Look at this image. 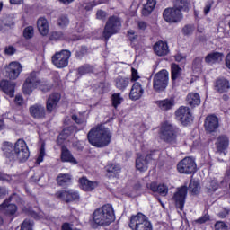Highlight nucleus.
Returning a JSON list of instances; mask_svg holds the SVG:
<instances>
[{
  "mask_svg": "<svg viewBox=\"0 0 230 230\" xmlns=\"http://www.w3.org/2000/svg\"><path fill=\"white\" fill-rule=\"evenodd\" d=\"M87 139L93 146H96V148H105V146L111 145L112 133L104 124H99L88 132Z\"/></svg>",
  "mask_w": 230,
  "mask_h": 230,
  "instance_id": "obj_1",
  "label": "nucleus"
},
{
  "mask_svg": "<svg viewBox=\"0 0 230 230\" xmlns=\"http://www.w3.org/2000/svg\"><path fill=\"white\" fill-rule=\"evenodd\" d=\"M114 220H116V215L111 204L103 205L96 208L93 213V221L96 227H107L111 226Z\"/></svg>",
  "mask_w": 230,
  "mask_h": 230,
  "instance_id": "obj_2",
  "label": "nucleus"
},
{
  "mask_svg": "<svg viewBox=\"0 0 230 230\" xmlns=\"http://www.w3.org/2000/svg\"><path fill=\"white\" fill-rule=\"evenodd\" d=\"M4 150H5V157L10 161H20V163H24V161H28L30 157V149H28V145L23 139H18L14 145V153L8 152L10 148H12V144L5 142ZM8 146V149H6Z\"/></svg>",
  "mask_w": 230,
  "mask_h": 230,
  "instance_id": "obj_3",
  "label": "nucleus"
},
{
  "mask_svg": "<svg viewBox=\"0 0 230 230\" xmlns=\"http://www.w3.org/2000/svg\"><path fill=\"white\" fill-rule=\"evenodd\" d=\"M177 132H179L177 127L165 122L161 128V139L170 145H175L177 143Z\"/></svg>",
  "mask_w": 230,
  "mask_h": 230,
  "instance_id": "obj_4",
  "label": "nucleus"
},
{
  "mask_svg": "<svg viewBox=\"0 0 230 230\" xmlns=\"http://www.w3.org/2000/svg\"><path fill=\"white\" fill-rule=\"evenodd\" d=\"M129 227L132 230H152V223L141 213L130 217Z\"/></svg>",
  "mask_w": 230,
  "mask_h": 230,
  "instance_id": "obj_5",
  "label": "nucleus"
},
{
  "mask_svg": "<svg viewBox=\"0 0 230 230\" xmlns=\"http://www.w3.org/2000/svg\"><path fill=\"white\" fill-rule=\"evenodd\" d=\"M170 74L166 70H161L156 73L153 79V89L155 93H163L168 87Z\"/></svg>",
  "mask_w": 230,
  "mask_h": 230,
  "instance_id": "obj_6",
  "label": "nucleus"
},
{
  "mask_svg": "<svg viewBox=\"0 0 230 230\" xmlns=\"http://www.w3.org/2000/svg\"><path fill=\"white\" fill-rule=\"evenodd\" d=\"M121 30V19L118 16H111L108 19L103 31V37L106 40H109L112 35L118 33V31Z\"/></svg>",
  "mask_w": 230,
  "mask_h": 230,
  "instance_id": "obj_7",
  "label": "nucleus"
},
{
  "mask_svg": "<svg viewBox=\"0 0 230 230\" xmlns=\"http://www.w3.org/2000/svg\"><path fill=\"white\" fill-rule=\"evenodd\" d=\"M69 58H71V52L68 50H61L60 52L55 53L52 56V64L58 69L67 67L69 64Z\"/></svg>",
  "mask_w": 230,
  "mask_h": 230,
  "instance_id": "obj_8",
  "label": "nucleus"
},
{
  "mask_svg": "<svg viewBox=\"0 0 230 230\" xmlns=\"http://www.w3.org/2000/svg\"><path fill=\"white\" fill-rule=\"evenodd\" d=\"M177 170L180 173H186L188 175H190V173H195V172H197L195 159L191 157L183 158L178 163Z\"/></svg>",
  "mask_w": 230,
  "mask_h": 230,
  "instance_id": "obj_9",
  "label": "nucleus"
},
{
  "mask_svg": "<svg viewBox=\"0 0 230 230\" xmlns=\"http://www.w3.org/2000/svg\"><path fill=\"white\" fill-rule=\"evenodd\" d=\"M163 17L166 22L174 23V22H180V21H182V18L184 17L181 11H179L176 7H170L164 9L163 13Z\"/></svg>",
  "mask_w": 230,
  "mask_h": 230,
  "instance_id": "obj_10",
  "label": "nucleus"
},
{
  "mask_svg": "<svg viewBox=\"0 0 230 230\" xmlns=\"http://www.w3.org/2000/svg\"><path fill=\"white\" fill-rule=\"evenodd\" d=\"M188 195V187L182 186L178 188V190L173 194L172 200L175 203L178 209L181 211L184 209V204L186 202V197Z\"/></svg>",
  "mask_w": 230,
  "mask_h": 230,
  "instance_id": "obj_11",
  "label": "nucleus"
},
{
  "mask_svg": "<svg viewBox=\"0 0 230 230\" xmlns=\"http://www.w3.org/2000/svg\"><path fill=\"white\" fill-rule=\"evenodd\" d=\"M176 118L181 121V125L184 127L190 125L191 121H193V116L191 115V111H190V108L186 106L180 107L176 112Z\"/></svg>",
  "mask_w": 230,
  "mask_h": 230,
  "instance_id": "obj_12",
  "label": "nucleus"
},
{
  "mask_svg": "<svg viewBox=\"0 0 230 230\" xmlns=\"http://www.w3.org/2000/svg\"><path fill=\"white\" fill-rule=\"evenodd\" d=\"M6 76L10 80H17L19 78V75L22 73V66L17 62H11L5 68Z\"/></svg>",
  "mask_w": 230,
  "mask_h": 230,
  "instance_id": "obj_13",
  "label": "nucleus"
},
{
  "mask_svg": "<svg viewBox=\"0 0 230 230\" xmlns=\"http://www.w3.org/2000/svg\"><path fill=\"white\" fill-rule=\"evenodd\" d=\"M204 127L207 134H212V132H217L220 127L218 117L216 115H208L205 119Z\"/></svg>",
  "mask_w": 230,
  "mask_h": 230,
  "instance_id": "obj_14",
  "label": "nucleus"
},
{
  "mask_svg": "<svg viewBox=\"0 0 230 230\" xmlns=\"http://www.w3.org/2000/svg\"><path fill=\"white\" fill-rule=\"evenodd\" d=\"M55 197L64 202H73V200H78L80 199L78 192L75 190H59L55 194Z\"/></svg>",
  "mask_w": 230,
  "mask_h": 230,
  "instance_id": "obj_15",
  "label": "nucleus"
},
{
  "mask_svg": "<svg viewBox=\"0 0 230 230\" xmlns=\"http://www.w3.org/2000/svg\"><path fill=\"white\" fill-rule=\"evenodd\" d=\"M152 154L143 156L141 154H137L136 168L138 172H146L148 170V163L152 161Z\"/></svg>",
  "mask_w": 230,
  "mask_h": 230,
  "instance_id": "obj_16",
  "label": "nucleus"
},
{
  "mask_svg": "<svg viewBox=\"0 0 230 230\" xmlns=\"http://www.w3.org/2000/svg\"><path fill=\"white\" fill-rule=\"evenodd\" d=\"M29 112L34 119H44L46 118V108L42 104H33L29 108Z\"/></svg>",
  "mask_w": 230,
  "mask_h": 230,
  "instance_id": "obj_17",
  "label": "nucleus"
},
{
  "mask_svg": "<svg viewBox=\"0 0 230 230\" xmlns=\"http://www.w3.org/2000/svg\"><path fill=\"white\" fill-rule=\"evenodd\" d=\"M216 146L219 155H226V150L229 148V137L226 135L217 137Z\"/></svg>",
  "mask_w": 230,
  "mask_h": 230,
  "instance_id": "obj_18",
  "label": "nucleus"
},
{
  "mask_svg": "<svg viewBox=\"0 0 230 230\" xmlns=\"http://www.w3.org/2000/svg\"><path fill=\"white\" fill-rule=\"evenodd\" d=\"M214 89L218 94H226L229 93L230 90V82L226 78L217 79L215 82Z\"/></svg>",
  "mask_w": 230,
  "mask_h": 230,
  "instance_id": "obj_19",
  "label": "nucleus"
},
{
  "mask_svg": "<svg viewBox=\"0 0 230 230\" xmlns=\"http://www.w3.org/2000/svg\"><path fill=\"white\" fill-rule=\"evenodd\" d=\"M153 51L157 57H166L170 53V48L168 47V43L159 40L153 46Z\"/></svg>",
  "mask_w": 230,
  "mask_h": 230,
  "instance_id": "obj_20",
  "label": "nucleus"
},
{
  "mask_svg": "<svg viewBox=\"0 0 230 230\" xmlns=\"http://www.w3.org/2000/svg\"><path fill=\"white\" fill-rule=\"evenodd\" d=\"M0 89L10 96V98H13L15 96V84L13 82H10L8 80L0 81Z\"/></svg>",
  "mask_w": 230,
  "mask_h": 230,
  "instance_id": "obj_21",
  "label": "nucleus"
},
{
  "mask_svg": "<svg viewBox=\"0 0 230 230\" xmlns=\"http://www.w3.org/2000/svg\"><path fill=\"white\" fill-rule=\"evenodd\" d=\"M61 95L58 93L50 94L47 100L46 108L48 112H51L57 109L58 102H60Z\"/></svg>",
  "mask_w": 230,
  "mask_h": 230,
  "instance_id": "obj_22",
  "label": "nucleus"
},
{
  "mask_svg": "<svg viewBox=\"0 0 230 230\" xmlns=\"http://www.w3.org/2000/svg\"><path fill=\"white\" fill-rule=\"evenodd\" d=\"M147 190L153 191V193H159L162 197H166L168 195V186L164 184L157 185L155 182L146 184Z\"/></svg>",
  "mask_w": 230,
  "mask_h": 230,
  "instance_id": "obj_23",
  "label": "nucleus"
},
{
  "mask_svg": "<svg viewBox=\"0 0 230 230\" xmlns=\"http://www.w3.org/2000/svg\"><path fill=\"white\" fill-rule=\"evenodd\" d=\"M145 93V90L143 89V86H141V83L136 82L130 90L129 93V98L130 100H139L141 96H143V93Z\"/></svg>",
  "mask_w": 230,
  "mask_h": 230,
  "instance_id": "obj_24",
  "label": "nucleus"
},
{
  "mask_svg": "<svg viewBox=\"0 0 230 230\" xmlns=\"http://www.w3.org/2000/svg\"><path fill=\"white\" fill-rule=\"evenodd\" d=\"M79 184L84 191H93V190L98 187V182L91 181L87 177L80 178Z\"/></svg>",
  "mask_w": 230,
  "mask_h": 230,
  "instance_id": "obj_25",
  "label": "nucleus"
},
{
  "mask_svg": "<svg viewBox=\"0 0 230 230\" xmlns=\"http://www.w3.org/2000/svg\"><path fill=\"white\" fill-rule=\"evenodd\" d=\"M173 7L179 12H190L191 9V1L190 0H173Z\"/></svg>",
  "mask_w": 230,
  "mask_h": 230,
  "instance_id": "obj_26",
  "label": "nucleus"
},
{
  "mask_svg": "<svg viewBox=\"0 0 230 230\" xmlns=\"http://www.w3.org/2000/svg\"><path fill=\"white\" fill-rule=\"evenodd\" d=\"M61 161H63V163H72V164H78V161L73 157V155H71L69 149H67V147L65 146H63L61 148Z\"/></svg>",
  "mask_w": 230,
  "mask_h": 230,
  "instance_id": "obj_27",
  "label": "nucleus"
},
{
  "mask_svg": "<svg viewBox=\"0 0 230 230\" xmlns=\"http://www.w3.org/2000/svg\"><path fill=\"white\" fill-rule=\"evenodd\" d=\"M37 26L40 35L46 36L48 33H49V23L46 18H40L37 21Z\"/></svg>",
  "mask_w": 230,
  "mask_h": 230,
  "instance_id": "obj_28",
  "label": "nucleus"
},
{
  "mask_svg": "<svg viewBox=\"0 0 230 230\" xmlns=\"http://www.w3.org/2000/svg\"><path fill=\"white\" fill-rule=\"evenodd\" d=\"M156 105H158L161 111H170L173 109V106L175 105V100L173 98H169L162 101H157Z\"/></svg>",
  "mask_w": 230,
  "mask_h": 230,
  "instance_id": "obj_29",
  "label": "nucleus"
},
{
  "mask_svg": "<svg viewBox=\"0 0 230 230\" xmlns=\"http://www.w3.org/2000/svg\"><path fill=\"white\" fill-rule=\"evenodd\" d=\"M224 58V54L220 52H211L205 58V62L207 64H217V62H222Z\"/></svg>",
  "mask_w": 230,
  "mask_h": 230,
  "instance_id": "obj_30",
  "label": "nucleus"
},
{
  "mask_svg": "<svg viewBox=\"0 0 230 230\" xmlns=\"http://www.w3.org/2000/svg\"><path fill=\"white\" fill-rule=\"evenodd\" d=\"M130 84V79L128 77L119 75L115 79V85L117 89L119 91H125L127 87H128V84Z\"/></svg>",
  "mask_w": 230,
  "mask_h": 230,
  "instance_id": "obj_31",
  "label": "nucleus"
},
{
  "mask_svg": "<svg viewBox=\"0 0 230 230\" xmlns=\"http://www.w3.org/2000/svg\"><path fill=\"white\" fill-rule=\"evenodd\" d=\"M187 103L190 107H197V105H200V95L199 93H190L187 95Z\"/></svg>",
  "mask_w": 230,
  "mask_h": 230,
  "instance_id": "obj_32",
  "label": "nucleus"
},
{
  "mask_svg": "<svg viewBox=\"0 0 230 230\" xmlns=\"http://www.w3.org/2000/svg\"><path fill=\"white\" fill-rule=\"evenodd\" d=\"M155 4H157V2L155 0H148L147 3L144 5L142 14L145 16L150 15L152 12H154Z\"/></svg>",
  "mask_w": 230,
  "mask_h": 230,
  "instance_id": "obj_33",
  "label": "nucleus"
},
{
  "mask_svg": "<svg viewBox=\"0 0 230 230\" xmlns=\"http://www.w3.org/2000/svg\"><path fill=\"white\" fill-rule=\"evenodd\" d=\"M106 170L110 177H118V174L121 172V167L116 164H109Z\"/></svg>",
  "mask_w": 230,
  "mask_h": 230,
  "instance_id": "obj_34",
  "label": "nucleus"
},
{
  "mask_svg": "<svg viewBox=\"0 0 230 230\" xmlns=\"http://www.w3.org/2000/svg\"><path fill=\"white\" fill-rule=\"evenodd\" d=\"M2 209L5 211L8 215H15L17 212V206L15 204H9L8 200H5L2 205H1Z\"/></svg>",
  "mask_w": 230,
  "mask_h": 230,
  "instance_id": "obj_35",
  "label": "nucleus"
},
{
  "mask_svg": "<svg viewBox=\"0 0 230 230\" xmlns=\"http://www.w3.org/2000/svg\"><path fill=\"white\" fill-rule=\"evenodd\" d=\"M171 69H172L171 78H172V84H175V80H177V78H180V76L182 75V69L177 64H172L171 66Z\"/></svg>",
  "mask_w": 230,
  "mask_h": 230,
  "instance_id": "obj_36",
  "label": "nucleus"
},
{
  "mask_svg": "<svg viewBox=\"0 0 230 230\" xmlns=\"http://www.w3.org/2000/svg\"><path fill=\"white\" fill-rule=\"evenodd\" d=\"M57 182H58V186H66V184H69V182H71L70 174H67V173L59 174L57 178Z\"/></svg>",
  "mask_w": 230,
  "mask_h": 230,
  "instance_id": "obj_37",
  "label": "nucleus"
},
{
  "mask_svg": "<svg viewBox=\"0 0 230 230\" xmlns=\"http://www.w3.org/2000/svg\"><path fill=\"white\" fill-rule=\"evenodd\" d=\"M57 23L59 28H67L69 26V17L66 14H61L58 18Z\"/></svg>",
  "mask_w": 230,
  "mask_h": 230,
  "instance_id": "obj_38",
  "label": "nucleus"
},
{
  "mask_svg": "<svg viewBox=\"0 0 230 230\" xmlns=\"http://www.w3.org/2000/svg\"><path fill=\"white\" fill-rule=\"evenodd\" d=\"M28 84L34 85V87H39V84L42 82L37 78V74L35 72L31 73L30 76L25 80Z\"/></svg>",
  "mask_w": 230,
  "mask_h": 230,
  "instance_id": "obj_39",
  "label": "nucleus"
},
{
  "mask_svg": "<svg viewBox=\"0 0 230 230\" xmlns=\"http://www.w3.org/2000/svg\"><path fill=\"white\" fill-rule=\"evenodd\" d=\"M112 105L115 109L118 108V105H121L123 102V97H121L120 93H114L111 96Z\"/></svg>",
  "mask_w": 230,
  "mask_h": 230,
  "instance_id": "obj_40",
  "label": "nucleus"
},
{
  "mask_svg": "<svg viewBox=\"0 0 230 230\" xmlns=\"http://www.w3.org/2000/svg\"><path fill=\"white\" fill-rule=\"evenodd\" d=\"M206 188L209 193L217 191V190H218V181H217V180H213L206 184Z\"/></svg>",
  "mask_w": 230,
  "mask_h": 230,
  "instance_id": "obj_41",
  "label": "nucleus"
},
{
  "mask_svg": "<svg viewBox=\"0 0 230 230\" xmlns=\"http://www.w3.org/2000/svg\"><path fill=\"white\" fill-rule=\"evenodd\" d=\"M38 89H40V91L44 93H49V91L53 88V86L46 82H40V84H38L36 87Z\"/></svg>",
  "mask_w": 230,
  "mask_h": 230,
  "instance_id": "obj_42",
  "label": "nucleus"
},
{
  "mask_svg": "<svg viewBox=\"0 0 230 230\" xmlns=\"http://www.w3.org/2000/svg\"><path fill=\"white\" fill-rule=\"evenodd\" d=\"M35 85L30 84V83H27V81H25V83L23 84V93L24 94H31V93H33V89H35Z\"/></svg>",
  "mask_w": 230,
  "mask_h": 230,
  "instance_id": "obj_43",
  "label": "nucleus"
},
{
  "mask_svg": "<svg viewBox=\"0 0 230 230\" xmlns=\"http://www.w3.org/2000/svg\"><path fill=\"white\" fill-rule=\"evenodd\" d=\"M91 71H93V67L89 65H84L77 69V73L80 76L87 75V73H91Z\"/></svg>",
  "mask_w": 230,
  "mask_h": 230,
  "instance_id": "obj_44",
  "label": "nucleus"
},
{
  "mask_svg": "<svg viewBox=\"0 0 230 230\" xmlns=\"http://www.w3.org/2000/svg\"><path fill=\"white\" fill-rule=\"evenodd\" d=\"M34 35V30L32 26H28L23 30V37L25 39H32Z\"/></svg>",
  "mask_w": 230,
  "mask_h": 230,
  "instance_id": "obj_45",
  "label": "nucleus"
},
{
  "mask_svg": "<svg viewBox=\"0 0 230 230\" xmlns=\"http://www.w3.org/2000/svg\"><path fill=\"white\" fill-rule=\"evenodd\" d=\"M189 188L191 193H194V195H197V193H199L200 190V184H199V182L197 181H190Z\"/></svg>",
  "mask_w": 230,
  "mask_h": 230,
  "instance_id": "obj_46",
  "label": "nucleus"
},
{
  "mask_svg": "<svg viewBox=\"0 0 230 230\" xmlns=\"http://www.w3.org/2000/svg\"><path fill=\"white\" fill-rule=\"evenodd\" d=\"M21 230H33V223L25 219L22 224Z\"/></svg>",
  "mask_w": 230,
  "mask_h": 230,
  "instance_id": "obj_47",
  "label": "nucleus"
},
{
  "mask_svg": "<svg viewBox=\"0 0 230 230\" xmlns=\"http://www.w3.org/2000/svg\"><path fill=\"white\" fill-rule=\"evenodd\" d=\"M64 39V33L61 31H53L50 35V40H62Z\"/></svg>",
  "mask_w": 230,
  "mask_h": 230,
  "instance_id": "obj_48",
  "label": "nucleus"
},
{
  "mask_svg": "<svg viewBox=\"0 0 230 230\" xmlns=\"http://www.w3.org/2000/svg\"><path fill=\"white\" fill-rule=\"evenodd\" d=\"M193 31H195V27L193 25L188 24L182 28L183 35H191V33H193Z\"/></svg>",
  "mask_w": 230,
  "mask_h": 230,
  "instance_id": "obj_49",
  "label": "nucleus"
},
{
  "mask_svg": "<svg viewBox=\"0 0 230 230\" xmlns=\"http://www.w3.org/2000/svg\"><path fill=\"white\" fill-rule=\"evenodd\" d=\"M16 52H17V49H14L13 46H7L4 48L5 55H8V56L15 55Z\"/></svg>",
  "mask_w": 230,
  "mask_h": 230,
  "instance_id": "obj_50",
  "label": "nucleus"
},
{
  "mask_svg": "<svg viewBox=\"0 0 230 230\" xmlns=\"http://www.w3.org/2000/svg\"><path fill=\"white\" fill-rule=\"evenodd\" d=\"M215 229L216 230H227V225L224 223L223 221H217L215 224Z\"/></svg>",
  "mask_w": 230,
  "mask_h": 230,
  "instance_id": "obj_51",
  "label": "nucleus"
},
{
  "mask_svg": "<svg viewBox=\"0 0 230 230\" xmlns=\"http://www.w3.org/2000/svg\"><path fill=\"white\" fill-rule=\"evenodd\" d=\"M209 220V216L208 214H205L201 217L198 218L195 220V224H206V222H208Z\"/></svg>",
  "mask_w": 230,
  "mask_h": 230,
  "instance_id": "obj_52",
  "label": "nucleus"
},
{
  "mask_svg": "<svg viewBox=\"0 0 230 230\" xmlns=\"http://www.w3.org/2000/svg\"><path fill=\"white\" fill-rule=\"evenodd\" d=\"M44 155H46V149L44 148V146H41L40 155L37 159V163L40 164V163H42L44 161Z\"/></svg>",
  "mask_w": 230,
  "mask_h": 230,
  "instance_id": "obj_53",
  "label": "nucleus"
},
{
  "mask_svg": "<svg viewBox=\"0 0 230 230\" xmlns=\"http://www.w3.org/2000/svg\"><path fill=\"white\" fill-rule=\"evenodd\" d=\"M193 67H195V69H200L202 67V58H197L193 61Z\"/></svg>",
  "mask_w": 230,
  "mask_h": 230,
  "instance_id": "obj_54",
  "label": "nucleus"
},
{
  "mask_svg": "<svg viewBox=\"0 0 230 230\" xmlns=\"http://www.w3.org/2000/svg\"><path fill=\"white\" fill-rule=\"evenodd\" d=\"M128 37L131 41L136 40V39H137V34H136V31L134 30H129L128 31Z\"/></svg>",
  "mask_w": 230,
  "mask_h": 230,
  "instance_id": "obj_55",
  "label": "nucleus"
},
{
  "mask_svg": "<svg viewBox=\"0 0 230 230\" xmlns=\"http://www.w3.org/2000/svg\"><path fill=\"white\" fill-rule=\"evenodd\" d=\"M84 28H85V24H84V22H79L75 25V31H77V33H82Z\"/></svg>",
  "mask_w": 230,
  "mask_h": 230,
  "instance_id": "obj_56",
  "label": "nucleus"
},
{
  "mask_svg": "<svg viewBox=\"0 0 230 230\" xmlns=\"http://www.w3.org/2000/svg\"><path fill=\"white\" fill-rule=\"evenodd\" d=\"M72 119L73 121H75L77 125H82L83 123H84V119H80L78 118V116L76 115H72Z\"/></svg>",
  "mask_w": 230,
  "mask_h": 230,
  "instance_id": "obj_57",
  "label": "nucleus"
},
{
  "mask_svg": "<svg viewBox=\"0 0 230 230\" xmlns=\"http://www.w3.org/2000/svg\"><path fill=\"white\" fill-rule=\"evenodd\" d=\"M229 215V209L224 208L221 212L218 213L219 218H226Z\"/></svg>",
  "mask_w": 230,
  "mask_h": 230,
  "instance_id": "obj_58",
  "label": "nucleus"
},
{
  "mask_svg": "<svg viewBox=\"0 0 230 230\" xmlns=\"http://www.w3.org/2000/svg\"><path fill=\"white\" fill-rule=\"evenodd\" d=\"M131 71H132L131 80L133 82H136V80H139V75H137V70H136V68H132Z\"/></svg>",
  "mask_w": 230,
  "mask_h": 230,
  "instance_id": "obj_59",
  "label": "nucleus"
},
{
  "mask_svg": "<svg viewBox=\"0 0 230 230\" xmlns=\"http://www.w3.org/2000/svg\"><path fill=\"white\" fill-rule=\"evenodd\" d=\"M8 195V190L4 187H0V199H3V197H6Z\"/></svg>",
  "mask_w": 230,
  "mask_h": 230,
  "instance_id": "obj_60",
  "label": "nucleus"
},
{
  "mask_svg": "<svg viewBox=\"0 0 230 230\" xmlns=\"http://www.w3.org/2000/svg\"><path fill=\"white\" fill-rule=\"evenodd\" d=\"M137 26H138L139 30L145 31V30H146L147 24H146V22L141 21V22H137Z\"/></svg>",
  "mask_w": 230,
  "mask_h": 230,
  "instance_id": "obj_61",
  "label": "nucleus"
},
{
  "mask_svg": "<svg viewBox=\"0 0 230 230\" xmlns=\"http://www.w3.org/2000/svg\"><path fill=\"white\" fill-rule=\"evenodd\" d=\"M22 102H23V99L22 95L15 96V103H17L18 105H22Z\"/></svg>",
  "mask_w": 230,
  "mask_h": 230,
  "instance_id": "obj_62",
  "label": "nucleus"
},
{
  "mask_svg": "<svg viewBox=\"0 0 230 230\" xmlns=\"http://www.w3.org/2000/svg\"><path fill=\"white\" fill-rule=\"evenodd\" d=\"M97 19H104L105 15H106V13L100 10L97 12Z\"/></svg>",
  "mask_w": 230,
  "mask_h": 230,
  "instance_id": "obj_63",
  "label": "nucleus"
},
{
  "mask_svg": "<svg viewBox=\"0 0 230 230\" xmlns=\"http://www.w3.org/2000/svg\"><path fill=\"white\" fill-rule=\"evenodd\" d=\"M226 66L230 69V52L226 55Z\"/></svg>",
  "mask_w": 230,
  "mask_h": 230,
  "instance_id": "obj_64",
  "label": "nucleus"
}]
</instances>
